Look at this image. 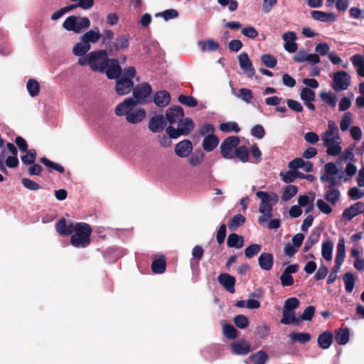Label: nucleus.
Listing matches in <instances>:
<instances>
[{
    "label": "nucleus",
    "mask_w": 364,
    "mask_h": 364,
    "mask_svg": "<svg viewBox=\"0 0 364 364\" xmlns=\"http://www.w3.org/2000/svg\"><path fill=\"white\" fill-rule=\"evenodd\" d=\"M321 140L326 148L328 156H336L342 152V139L336 123L333 120L328 122L327 129L321 134Z\"/></svg>",
    "instance_id": "obj_1"
},
{
    "label": "nucleus",
    "mask_w": 364,
    "mask_h": 364,
    "mask_svg": "<svg viewBox=\"0 0 364 364\" xmlns=\"http://www.w3.org/2000/svg\"><path fill=\"white\" fill-rule=\"evenodd\" d=\"M256 196L261 200L259 212L262 214L258 218V223L264 225L268 219L272 217L273 206L278 202L279 197L275 193L257 191Z\"/></svg>",
    "instance_id": "obj_2"
},
{
    "label": "nucleus",
    "mask_w": 364,
    "mask_h": 364,
    "mask_svg": "<svg viewBox=\"0 0 364 364\" xmlns=\"http://www.w3.org/2000/svg\"><path fill=\"white\" fill-rule=\"evenodd\" d=\"M75 233L70 238L71 244L77 248H85L90 242V236L92 232L90 226L84 223H77L74 227Z\"/></svg>",
    "instance_id": "obj_3"
},
{
    "label": "nucleus",
    "mask_w": 364,
    "mask_h": 364,
    "mask_svg": "<svg viewBox=\"0 0 364 364\" xmlns=\"http://www.w3.org/2000/svg\"><path fill=\"white\" fill-rule=\"evenodd\" d=\"M299 306V301L296 297L287 299L282 309V318L281 323L284 325L294 324L299 326L300 318L296 316L295 309Z\"/></svg>",
    "instance_id": "obj_4"
},
{
    "label": "nucleus",
    "mask_w": 364,
    "mask_h": 364,
    "mask_svg": "<svg viewBox=\"0 0 364 364\" xmlns=\"http://www.w3.org/2000/svg\"><path fill=\"white\" fill-rule=\"evenodd\" d=\"M90 26V21L87 17H80L70 16L68 17L63 24V28L69 31H73L80 33L82 31L88 28Z\"/></svg>",
    "instance_id": "obj_5"
},
{
    "label": "nucleus",
    "mask_w": 364,
    "mask_h": 364,
    "mask_svg": "<svg viewBox=\"0 0 364 364\" xmlns=\"http://www.w3.org/2000/svg\"><path fill=\"white\" fill-rule=\"evenodd\" d=\"M338 169L333 162H328L324 166V173L321 175L320 181L326 183L324 187H335L341 179L342 176L337 177Z\"/></svg>",
    "instance_id": "obj_6"
},
{
    "label": "nucleus",
    "mask_w": 364,
    "mask_h": 364,
    "mask_svg": "<svg viewBox=\"0 0 364 364\" xmlns=\"http://www.w3.org/2000/svg\"><path fill=\"white\" fill-rule=\"evenodd\" d=\"M90 67L95 72L104 73L107 65V52L105 50H99L90 53Z\"/></svg>",
    "instance_id": "obj_7"
},
{
    "label": "nucleus",
    "mask_w": 364,
    "mask_h": 364,
    "mask_svg": "<svg viewBox=\"0 0 364 364\" xmlns=\"http://www.w3.org/2000/svg\"><path fill=\"white\" fill-rule=\"evenodd\" d=\"M194 128V123L192 119L186 118L178 123V128L171 126L166 128V133L170 138L176 139L181 135H188Z\"/></svg>",
    "instance_id": "obj_8"
},
{
    "label": "nucleus",
    "mask_w": 364,
    "mask_h": 364,
    "mask_svg": "<svg viewBox=\"0 0 364 364\" xmlns=\"http://www.w3.org/2000/svg\"><path fill=\"white\" fill-rule=\"evenodd\" d=\"M240 139L237 136L226 138L220 145L221 154L225 159H232L235 157L234 149L239 144Z\"/></svg>",
    "instance_id": "obj_9"
},
{
    "label": "nucleus",
    "mask_w": 364,
    "mask_h": 364,
    "mask_svg": "<svg viewBox=\"0 0 364 364\" xmlns=\"http://www.w3.org/2000/svg\"><path fill=\"white\" fill-rule=\"evenodd\" d=\"M333 82L334 90H345L350 85V76L346 71H338L333 75Z\"/></svg>",
    "instance_id": "obj_10"
},
{
    "label": "nucleus",
    "mask_w": 364,
    "mask_h": 364,
    "mask_svg": "<svg viewBox=\"0 0 364 364\" xmlns=\"http://www.w3.org/2000/svg\"><path fill=\"white\" fill-rule=\"evenodd\" d=\"M151 87L147 82H143L134 87L133 96L137 104H143L146 102V99L151 95Z\"/></svg>",
    "instance_id": "obj_11"
},
{
    "label": "nucleus",
    "mask_w": 364,
    "mask_h": 364,
    "mask_svg": "<svg viewBox=\"0 0 364 364\" xmlns=\"http://www.w3.org/2000/svg\"><path fill=\"white\" fill-rule=\"evenodd\" d=\"M134 89V82L131 79L127 77H119L116 79L115 92L119 95L129 94Z\"/></svg>",
    "instance_id": "obj_12"
},
{
    "label": "nucleus",
    "mask_w": 364,
    "mask_h": 364,
    "mask_svg": "<svg viewBox=\"0 0 364 364\" xmlns=\"http://www.w3.org/2000/svg\"><path fill=\"white\" fill-rule=\"evenodd\" d=\"M107 65L104 70L109 79H117L122 74V68L116 59L108 58Z\"/></svg>",
    "instance_id": "obj_13"
},
{
    "label": "nucleus",
    "mask_w": 364,
    "mask_h": 364,
    "mask_svg": "<svg viewBox=\"0 0 364 364\" xmlns=\"http://www.w3.org/2000/svg\"><path fill=\"white\" fill-rule=\"evenodd\" d=\"M184 117V112L181 107L175 106L166 110V119L170 124H178Z\"/></svg>",
    "instance_id": "obj_14"
},
{
    "label": "nucleus",
    "mask_w": 364,
    "mask_h": 364,
    "mask_svg": "<svg viewBox=\"0 0 364 364\" xmlns=\"http://www.w3.org/2000/svg\"><path fill=\"white\" fill-rule=\"evenodd\" d=\"M238 60L241 69L247 75V77H252L255 75V70L247 53H242L239 55Z\"/></svg>",
    "instance_id": "obj_15"
},
{
    "label": "nucleus",
    "mask_w": 364,
    "mask_h": 364,
    "mask_svg": "<svg viewBox=\"0 0 364 364\" xmlns=\"http://www.w3.org/2000/svg\"><path fill=\"white\" fill-rule=\"evenodd\" d=\"M282 39L284 41V48L289 53H294L298 49V46L295 43L296 40V33L293 31H287L282 35Z\"/></svg>",
    "instance_id": "obj_16"
},
{
    "label": "nucleus",
    "mask_w": 364,
    "mask_h": 364,
    "mask_svg": "<svg viewBox=\"0 0 364 364\" xmlns=\"http://www.w3.org/2000/svg\"><path fill=\"white\" fill-rule=\"evenodd\" d=\"M136 105V102L134 99L127 98L116 107L115 114L117 116H127Z\"/></svg>",
    "instance_id": "obj_17"
},
{
    "label": "nucleus",
    "mask_w": 364,
    "mask_h": 364,
    "mask_svg": "<svg viewBox=\"0 0 364 364\" xmlns=\"http://www.w3.org/2000/svg\"><path fill=\"white\" fill-rule=\"evenodd\" d=\"M364 210V203L362 202H358L348 208L346 209L343 213V218L346 220H350L356 215L363 213Z\"/></svg>",
    "instance_id": "obj_18"
},
{
    "label": "nucleus",
    "mask_w": 364,
    "mask_h": 364,
    "mask_svg": "<svg viewBox=\"0 0 364 364\" xmlns=\"http://www.w3.org/2000/svg\"><path fill=\"white\" fill-rule=\"evenodd\" d=\"M219 283L230 293L235 292V279L234 277L227 274L223 273L218 276Z\"/></svg>",
    "instance_id": "obj_19"
},
{
    "label": "nucleus",
    "mask_w": 364,
    "mask_h": 364,
    "mask_svg": "<svg viewBox=\"0 0 364 364\" xmlns=\"http://www.w3.org/2000/svg\"><path fill=\"white\" fill-rule=\"evenodd\" d=\"M311 16L316 21L323 23H333L337 20L333 13H327L321 11H312Z\"/></svg>",
    "instance_id": "obj_20"
},
{
    "label": "nucleus",
    "mask_w": 364,
    "mask_h": 364,
    "mask_svg": "<svg viewBox=\"0 0 364 364\" xmlns=\"http://www.w3.org/2000/svg\"><path fill=\"white\" fill-rule=\"evenodd\" d=\"M193 150L192 143L189 140H183L178 143L175 146L176 154L180 157L188 156Z\"/></svg>",
    "instance_id": "obj_21"
},
{
    "label": "nucleus",
    "mask_w": 364,
    "mask_h": 364,
    "mask_svg": "<svg viewBox=\"0 0 364 364\" xmlns=\"http://www.w3.org/2000/svg\"><path fill=\"white\" fill-rule=\"evenodd\" d=\"M288 167L291 170L303 168L306 172H311L313 169V164L301 158H296L289 163Z\"/></svg>",
    "instance_id": "obj_22"
},
{
    "label": "nucleus",
    "mask_w": 364,
    "mask_h": 364,
    "mask_svg": "<svg viewBox=\"0 0 364 364\" xmlns=\"http://www.w3.org/2000/svg\"><path fill=\"white\" fill-rule=\"evenodd\" d=\"M166 126V121L163 115L154 116L149 122V129L154 133L162 131Z\"/></svg>",
    "instance_id": "obj_23"
},
{
    "label": "nucleus",
    "mask_w": 364,
    "mask_h": 364,
    "mask_svg": "<svg viewBox=\"0 0 364 364\" xmlns=\"http://www.w3.org/2000/svg\"><path fill=\"white\" fill-rule=\"evenodd\" d=\"M258 263L262 269L270 270L274 263L273 255L268 252L262 253L258 258Z\"/></svg>",
    "instance_id": "obj_24"
},
{
    "label": "nucleus",
    "mask_w": 364,
    "mask_h": 364,
    "mask_svg": "<svg viewBox=\"0 0 364 364\" xmlns=\"http://www.w3.org/2000/svg\"><path fill=\"white\" fill-rule=\"evenodd\" d=\"M324 198L332 205L336 204L341 198V192L335 187H324Z\"/></svg>",
    "instance_id": "obj_25"
},
{
    "label": "nucleus",
    "mask_w": 364,
    "mask_h": 364,
    "mask_svg": "<svg viewBox=\"0 0 364 364\" xmlns=\"http://www.w3.org/2000/svg\"><path fill=\"white\" fill-rule=\"evenodd\" d=\"M74 227L71 222H67L65 219L60 220L55 225L57 232L63 235H68L73 232Z\"/></svg>",
    "instance_id": "obj_26"
},
{
    "label": "nucleus",
    "mask_w": 364,
    "mask_h": 364,
    "mask_svg": "<svg viewBox=\"0 0 364 364\" xmlns=\"http://www.w3.org/2000/svg\"><path fill=\"white\" fill-rule=\"evenodd\" d=\"M231 348L232 352L237 355H247L250 351V345L243 340L233 343Z\"/></svg>",
    "instance_id": "obj_27"
},
{
    "label": "nucleus",
    "mask_w": 364,
    "mask_h": 364,
    "mask_svg": "<svg viewBox=\"0 0 364 364\" xmlns=\"http://www.w3.org/2000/svg\"><path fill=\"white\" fill-rule=\"evenodd\" d=\"M101 37L102 34L100 33L99 28L96 27L94 29L84 33L81 38L87 44H90V43H97Z\"/></svg>",
    "instance_id": "obj_28"
},
{
    "label": "nucleus",
    "mask_w": 364,
    "mask_h": 364,
    "mask_svg": "<svg viewBox=\"0 0 364 364\" xmlns=\"http://www.w3.org/2000/svg\"><path fill=\"white\" fill-rule=\"evenodd\" d=\"M129 39L125 36H119L114 42L112 43V45H109V50L112 52L114 50L118 51L120 50L126 49L129 47Z\"/></svg>",
    "instance_id": "obj_29"
},
{
    "label": "nucleus",
    "mask_w": 364,
    "mask_h": 364,
    "mask_svg": "<svg viewBox=\"0 0 364 364\" xmlns=\"http://www.w3.org/2000/svg\"><path fill=\"white\" fill-rule=\"evenodd\" d=\"M333 342V333L330 331H325L318 336L317 339L318 345L323 349H328Z\"/></svg>",
    "instance_id": "obj_30"
},
{
    "label": "nucleus",
    "mask_w": 364,
    "mask_h": 364,
    "mask_svg": "<svg viewBox=\"0 0 364 364\" xmlns=\"http://www.w3.org/2000/svg\"><path fill=\"white\" fill-rule=\"evenodd\" d=\"M170 95L165 90L156 92L154 98L155 104L160 107L166 106L170 102Z\"/></svg>",
    "instance_id": "obj_31"
},
{
    "label": "nucleus",
    "mask_w": 364,
    "mask_h": 364,
    "mask_svg": "<svg viewBox=\"0 0 364 364\" xmlns=\"http://www.w3.org/2000/svg\"><path fill=\"white\" fill-rule=\"evenodd\" d=\"M146 112L143 109L132 110L126 117L127 120L132 124H136L145 117Z\"/></svg>",
    "instance_id": "obj_32"
},
{
    "label": "nucleus",
    "mask_w": 364,
    "mask_h": 364,
    "mask_svg": "<svg viewBox=\"0 0 364 364\" xmlns=\"http://www.w3.org/2000/svg\"><path fill=\"white\" fill-rule=\"evenodd\" d=\"M350 60L358 75L364 77V56L356 54L354 55Z\"/></svg>",
    "instance_id": "obj_33"
},
{
    "label": "nucleus",
    "mask_w": 364,
    "mask_h": 364,
    "mask_svg": "<svg viewBox=\"0 0 364 364\" xmlns=\"http://www.w3.org/2000/svg\"><path fill=\"white\" fill-rule=\"evenodd\" d=\"M219 144L218 138L215 136H206L202 143L203 148L206 151L215 149Z\"/></svg>",
    "instance_id": "obj_34"
},
{
    "label": "nucleus",
    "mask_w": 364,
    "mask_h": 364,
    "mask_svg": "<svg viewBox=\"0 0 364 364\" xmlns=\"http://www.w3.org/2000/svg\"><path fill=\"white\" fill-rule=\"evenodd\" d=\"M227 245L230 247L240 249L244 245V237L236 233H231L228 237Z\"/></svg>",
    "instance_id": "obj_35"
},
{
    "label": "nucleus",
    "mask_w": 364,
    "mask_h": 364,
    "mask_svg": "<svg viewBox=\"0 0 364 364\" xmlns=\"http://www.w3.org/2000/svg\"><path fill=\"white\" fill-rule=\"evenodd\" d=\"M198 46L203 52L215 51L219 48V44L213 39L200 41L198 42Z\"/></svg>",
    "instance_id": "obj_36"
},
{
    "label": "nucleus",
    "mask_w": 364,
    "mask_h": 364,
    "mask_svg": "<svg viewBox=\"0 0 364 364\" xmlns=\"http://www.w3.org/2000/svg\"><path fill=\"white\" fill-rule=\"evenodd\" d=\"M91 48L90 44H87L84 41H81L73 48V53L76 56H82L87 53Z\"/></svg>",
    "instance_id": "obj_37"
},
{
    "label": "nucleus",
    "mask_w": 364,
    "mask_h": 364,
    "mask_svg": "<svg viewBox=\"0 0 364 364\" xmlns=\"http://www.w3.org/2000/svg\"><path fill=\"white\" fill-rule=\"evenodd\" d=\"M346 256V247L345 240L343 238H341L337 245V253L335 259V262L338 263V265H342L344 258Z\"/></svg>",
    "instance_id": "obj_38"
},
{
    "label": "nucleus",
    "mask_w": 364,
    "mask_h": 364,
    "mask_svg": "<svg viewBox=\"0 0 364 364\" xmlns=\"http://www.w3.org/2000/svg\"><path fill=\"white\" fill-rule=\"evenodd\" d=\"M333 250V243L328 240L322 243L321 245V255L327 261L332 259V252Z\"/></svg>",
    "instance_id": "obj_39"
},
{
    "label": "nucleus",
    "mask_w": 364,
    "mask_h": 364,
    "mask_svg": "<svg viewBox=\"0 0 364 364\" xmlns=\"http://www.w3.org/2000/svg\"><path fill=\"white\" fill-rule=\"evenodd\" d=\"M350 333L348 328H340L336 333V341L340 345H345L349 341Z\"/></svg>",
    "instance_id": "obj_40"
},
{
    "label": "nucleus",
    "mask_w": 364,
    "mask_h": 364,
    "mask_svg": "<svg viewBox=\"0 0 364 364\" xmlns=\"http://www.w3.org/2000/svg\"><path fill=\"white\" fill-rule=\"evenodd\" d=\"M289 338L291 341L300 343H305L311 340V335L309 333H291L289 334Z\"/></svg>",
    "instance_id": "obj_41"
},
{
    "label": "nucleus",
    "mask_w": 364,
    "mask_h": 364,
    "mask_svg": "<svg viewBox=\"0 0 364 364\" xmlns=\"http://www.w3.org/2000/svg\"><path fill=\"white\" fill-rule=\"evenodd\" d=\"M235 96L245 102L250 104L253 99V92L248 88H241Z\"/></svg>",
    "instance_id": "obj_42"
},
{
    "label": "nucleus",
    "mask_w": 364,
    "mask_h": 364,
    "mask_svg": "<svg viewBox=\"0 0 364 364\" xmlns=\"http://www.w3.org/2000/svg\"><path fill=\"white\" fill-rule=\"evenodd\" d=\"M298 192V188L294 185L287 186L283 191L282 196V200L284 201H288L292 197H294Z\"/></svg>",
    "instance_id": "obj_43"
},
{
    "label": "nucleus",
    "mask_w": 364,
    "mask_h": 364,
    "mask_svg": "<svg viewBox=\"0 0 364 364\" xmlns=\"http://www.w3.org/2000/svg\"><path fill=\"white\" fill-rule=\"evenodd\" d=\"M343 279L346 291L351 293L355 285V277L353 274L350 272H347L343 275Z\"/></svg>",
    "instance_id": "obj_44"
},
{
    "label": "nucleus",
    "mask_w": 364,
    "mask_h": 364,
    "mask_svg": "<svg viewBox=\"0 0 364 364\" xmlns=\"http://www.w3.org/2000/svg\"><path fill=\"white\" fill-rule=\"evenodd\" d=\"M235 156H237L242 162L245 163L249 160L248 149L245 146H240L235 149Z\"/></svg>",
    "instance_id": "obj_45"
},
{
    "label": "nucleus",
    "mask_w": 364,
    "mask_h": 364,
    "mask_svg": "<svg viewBox=\"0 0 364 364\" xmlns=\"http://www.w3.org/2000/svg\"><path fill=\"white\" fill-rule=\"evenodd\" d=\"M245 222V218L241 214L235 215L228 223L229 228L232 230L242 225Z\"/></svg>",
    "instance_id": "obj_46"
},
{
    "label": "nucleus",
    "mask_w": 364,
    "mask_h": 364,
    "mask_svg": "<svg viewBox=\"0 0 364 364\" xmlns=\"http://www.w3.org/2000/svg\"><path fill=\"white\" fill-rule=\"evenodd\" d=\"M26 88L31 97H36L38 95L40 91V85L36 80L30 79L27 82Z\"/></svg>",
    "instance_id": "obj_47"
},
{
    "label": "nucleus",
    "mask_w": 364,
    "mask_h": 364,
    "mask_svg": "<svg viewBox=\"0 0 364 364\" xmlns=\"http://www.w3.org/2000/svg\"><path fill=\"white\" fill-rule=\"evenodd\" d=\"M268 360V355L263 350H259L251 356L254 364H264Z\"/></svg>",
    "instance_id": "obj_48"
},
{
    "label": "nucleus",
    "mask_w": 364,
    "mask_h": 364,
    "mask_svg": "<svg viewBox=\"0 0 364 364\" xmlns=\"http://www.w3.org/2000/svg\"><path fill=\"white\" fill-rule=\"evenodd\" d=\"M321 98L324 102L331 107H335L336 105L337 97L333 92H323L321 94Z\"/></svg>",
    "instance_id": "obj_49"
},
{
    "label": "nucleus",
    "mask_w": 364,
    "mask_h": 364,
    "mask_svg": "<svg viewBox=\"0 0 364 364\" xmlns=\"http://www.w3.org/2000/svg\"><path fill=\"white\" fill-rule=\"evenodd\" d=\"M352 124V114L350 112H346L341 121L340 128L342 132L347 131Z\"/></svg>",
    "instance_id": "obj_50"
},
{
    "label": "nucleus",
    "mask_w": 364,
    "mask_h": 364,
    "mask_svg": "<svg viewBox=\"0 0 364 364\" xmlns=\"http://www.w3.org/2000/svg\"><path fill=\"white\" fill-rule=\"evenodd\" d=\"M262 250V247L259 244H252L248 246L245 250V257L247 258H252L255 255H257Z\"/></svg>",
    "instance_id": "obj_51"
},
{
    "label": "nucleus",
    "mask_w": 364,
    "mask_h": 364,
    "mask_svg": "<svg viewBox=\"0 0 364 364\" xmlns=\"http://www.w3.org/2000/svg\"><path fill=\"white\" fill-rule=\"evenodd\" d=\"M220 129L222 132H234L235 133H238L240 131V129L238 127L237 124L234 122L222 123L220 125Z\"/></svg>",
    "instance_id": "obj_52"
},
{
    "label": "nucleus",
    "mask_w": 364,
    "mask_h": 364,
    "mask_svg": "<svg viewBox=\"0 0 364 364\" xmlns=\"http://www.w3.org/2000/svg\"><path fill=\"white\" fill-rule=\"evenodd\" d=\"M297 171L295 170L289 171L287 172H281L279 176L282 181L287 183H291L297 178Z\"/></svg>",
    "instance_id": "obj_53"
},
{
    "label": "nucleus",
    "mask_w": 364,
    "mask_h": 364,
    "mask_svg": "<svg viewBox=\"0 0 364 364\" xmlns=\"http://www.w3.org/2000/svg\"><path fill=\"white\" fill-rule=\"evenodd\" d=\"M151 268L154 273H164L166 270V262L163 259H156L153 262Z\"/></svg>",
    "instance_id": "obj_54"
},
{
    "label": "nucleus",
    "mask_w": 364,
    "mask_h": 364,
    "mask_svg": "<svg viewBox=\"0 0 364 364\" xmlns=\"http://www.w3.org/2000/svg\"><path fill=\"white\" fill-rule=\"evenodd\" d=\"M262 63L269 68H273L277 65V59L272 55L264 54L261 56Z\"/></svg>",
    "instance_id": "obj_55"
},
{
    "label": "nucleus",
    "mask_w": 364,
    "mask_h": 364,
    "mask_svg": "<svg viewBox=\"0 0 364 364\" xmlns=\"http://www.w3.org/2000/svg\"><path fill=\"white\" fill-rule=\"evenodd\" d=\"M223 332L225 337L229 339H234L237 337V330L232 325L224 324L223 326Z\"/></svg>",
    "instance_id": "obj_56"
},
{
    "label": "nucleus",
    "mask_w": 364,
    "mask_h": 364,
    "mask_svg": "<svg viewBox=\"0 0 364 364\" xmlns=\"http://www.w3.org/2000/svg\"><path fill=\"white\" fill-rule=\"evenodd\" d=\"M40 161L43 164H44L46 166H47L48 168H50L52 169L56 170L59 173H63L64 172V168L61 165H60L58 164H55V163L50 161L49 159H48L46 157H42L40 159Z\"/></svg>",
    "instance_id": "obj_57"
},
{
    "label": "nucleus",
    "mask_w": 364,
    "mask_h": 364,
    "mask_svg": "<svg viewBox=\"0 0 364 364\" xmlns=\"http://www.w3.org/2000/svg\"><path fill=\"white\" fill-rule=\"evenodd\" d=\"M236 326L241 329L246 328L249 325L248 318L244 315H237L234 318Z\"/></svg>",
    "instance_id": "obj_58"
},
{
    "label": "nucleus",
    "mask_w": 364,
    "mask_h": 364,
    "mask_svg": "<svg viewBox=\"0 0 364 364\" xmlns=\"http://www.w3.org/2000/svg\"><path fill=\"white\" fill-rule=\"evenodd\" d=\"M178 101L188 107H196L198 104V102L196 98L191 97V96H186V95H180L178 97Z\"/></svg>",
    "instance_id": "obj_59"
},
{
    "label": "nucleus",
    "mask_w": 364,
    "mask_h": 364,
    "mask_svg": "<svg viewBox=\"0 0 364 364\" xmlns=\"http://www.w3.org/2000/svg\"><path fill=\"white\" fill-rule=\"evenodd\" d=\"M301 98L306 102H311L314 100L315 94L311 89L304 87L302 89L301 92Z\"/></svg>",
    "instance_id": "obj_60"
},
{
    "label": "nucleus",
    "mask_w": 364,
    "mask_h": 364,
    "mask_svg": "<svg viewBox=\"0 0 364 364\" xmlns=\"http://www.w3.org/2000/svg\"><path fill=\"white\" fill-rule=\"evenodd\" d=\"M102 36L103 38L102 43L109 50V45H112L111 41L114 38V33L111 30H105Z\"/></svg>",
    "instance_id": "obj_61"
},
{
    "label": "nucleus",
    "mask_w": 364,
    "mask_h": 364,
    "mask_svg": "<svg viewBox=\"0 0 364 364\" xmlns=\"http://www.w3.org/2000/svg\"><path fill=\"white\" fill-rule=\"evenodd\" d=\"M241 33L246 37L254 39L258 36V31L251 26L244 27Z\"/></svg>",
    "instance_id": "obj_62"
},
{
    "label": "nucleus",
    "mask_w": 364,
    "mask_h": 364,
    "mask_svg": "<svg viewBox=\"0 0 364 364\" xmlns=\"http://www.w3.org/2000/svg\"><path fill=\"white\" fill-rule=\"evenodd\" d=\"M315 313V307L309 306L306 307L300 317V321H311Z\"/></svg>",
    "instance_id": "obj_63"
},
{
    "label": "nucleus",
    "mask_w": 364,
    "mask_h": 364,
    "mask_svg": "<svg viewBox=\"0 0 364 364\" xmlns=\"http://www.w3.org/2000/svg\"><path fill=\"white\" fill-rule=\"evenodd\" d=\"M348 194L351 199L358 200L364 196V191L358 187H352L348 190Z\"/></svg>",
    "instance_id": "obj_64"
}]
</instances>
